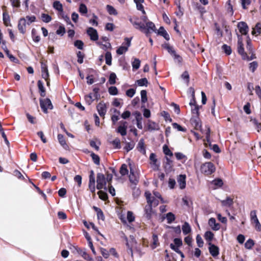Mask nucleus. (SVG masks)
Returning a JSON list of instances; mask_svg holds the SVG:
<instances>
[{
	"label": "nucleus",
	"instance_id": "3c124183",
	"mask_svg": "<svg viewBox=\"0 0 261 261\" xmlns=\"http://www.w3.org/2000/svg\"><path fill=\"white\" fill-rule=\"evenodd\" d=\"M108 92L112 95H116L118 94V89L116 87L112 86L109 88Z\"/></svg>",
	"mask_w": 261,
	"mask_h": 261
},
{
	"label": "nucleus",
	"instance_id": "7ed1b4c3",
	"mask_svg": "<svg viewBox=\"0 0 261 261\" xmlns=\"http://www.w3.org/2000/svg\"><path fill=\"white\" fill-rule=\"evenodd\" d=\"M40 105L41 108L44 113H47V109L51 110L53 109V106L49 98L40 99Z\"/></svg>",
	"mask_w": 261,
	"mask_h": 261
},
{
	"label": "nucleus",
	"instance_id": "774afa93",
	"mask_svg": "<svg viewBox=\"0 0 261 261\" xmlns=\"http://www.w3.org/2000/svg\"><path fill=\"white\" fill-rule=\"evenodd\" d=\"M97 194L99 195V198L103 200H106L108 198L107 194L102 191H99Z\"/></svg>",
	"mask_w": 261,
	"mask_h": 261
},
{
	"label": "nucleus",
	"instance_id": "f257e3e1",
	"mask_svg": "<svg viewBox=\"0 0 261 261\" xmlns=\"http://www.w3.org/2000/svg\"><path fill=\"white\" fill-rule=\"evenodd\" d=\"M215 167L211 162H206L203 164L200 167L201 172L206 175H211L215 171Z\"/></svg>",
	"mask_w": 261,
	"mask_h": 261
},
{
	"label": "nucleus",
	"instance_id": "603ef678",
	"mask_svg": "<svg viewBox=\"0 0 261 261\" xmlns=\"http://www.w3.org/2000/svg\"><path fill=\"white\" fill-rule=\"evenodd\" d=\"M87 11L88 10L86 6L84 4H80L79 7V12L82 14H85L87 13Z\"/></svg>",
	"mask_w": 261,
	"mask_h": 261
},
{
	"label": "nucleus",
	"instance_id": "2eb2a0df",
	"mask_svg": "<svg viewBox=\"0 0 261 261\" xmlns=\"http://www.w3.org/2000/svg\"><path fill=\"white\" fill-rule=\"evenodd\" d=\"M208 224L211 228L215 231L218 230L220 227V224L216 223V219L214 218H211L209 219Z\"/></svg>",
	"mask_w": 261,
	"mask_h": 261
},
{
	"label": "nucleus",
	"instance_id": "20e7f679",
	"mask_svg": "<svg viewBox=\"0 0 261 261\" xmlns=\"http://www.w3.org/2000/svg\"><path fill=\"white\" fill-rule=\"evenodd\" d=\"M238 41V52L242 56L243 60L247 58V54L244 51L243 43V38L240 35L237 34Z\"/></svg>",
	"mask_w": 261,
	"mask_h": 261
},
{
	"label": "nucleus",
	"instance_id": "4468645a",
	"mask_svg": "<svg viewBox=\"0 0 261 261\" xmlns=\"http://www.w3.org/2000/svg\"><path fill=\"white\" fill-rule=\"evenodd\" d=\"M191 123L196 129H199L201 127L198 116H193L190 120Z\"/></svg>",
	"mask_w": 261,
	"mask_h": 261
},
{
	"label": "nucleus",
	"instance_id": "cd10ccee",
	"mask_svg": "<svg viewBox=\"0 0 261 261\" xmlns=\"http://www.w3.org/2000/svg\"><path fill=\"white\" fill-rule=\"evenodd\" d=\"M93 208L97 213L98 219H101L103 221L105 220V216L101 210L100 208H98L95 206L93 207Z\"/></svg>",
	"mask_w": 261,
	"mask_h": 261
},
{
	"label": "nucleus",
	"instance_id": "09e8293b",
	"mask_svg": "<svg viewBox=\"0 0 261 261\" xmlns=\"http://www.w3.org/2000/svg\"><path fill=\"white\" fill-rule=\"evenodd\" d=\"M5 51L11 61H12L14 63L18 62V60L17 59H16L15 57H14L12 55L10 54L9 50L7 48L5 49Z\"/></svg>",
	"mask_w": 261,
	"mask_h": 261
},
{
	"label": "nucleus",
	"instance_id": "4d7b16f0",
	"mask_svg": "<svg viewBox=\"0 0 261 261\" xmlns=\"http://www.w3.org/2000/svg\"><path fill=\"white\" fill-rule=\"evenodd\" d=\"M258 66L257 62L253 61L249 64V69L252 72H254Z\"/></svg>",
	"mask_w": 261,
	"mask_h": 261
},
{
	"label": "nucleus",
	"instance_id": "37998d69",
	"mask_svg": "<svg viewBox=\"0 0 261 261\" xmlns=\"http://www.w3.org/2000/svg\"><path fill=\"white\" fill-rule=\"evenodd\" d=\"M58 139L59 140V142L60 143V144L63 147H65V146H67V144H66V141L64 138V136L63 135H61V134H59L58 135Z\"/></svg>",
	"mask_w": 261,
	"mask_h": 261
},
{
	"label": "nucleus",
	"instance_id": "de8ad7c7",
	"mask_svg": "<svg viewBox=\"0 0 261 261\" xmlns=\"http://www.w3.org/2000/svg\"><path fill=\"white\" fill-rule=\"evenodd\" d=\"M254 245V242L253 240L250 239L248 240H247L246 243H245V247L246 249H250L252 248V247Z\"/></svg>",
	"mask_w": 261,
	"mask_h": 261
},
{
	"label": "nucleus",
	"instance_id": "473e14b6",
	"mask_svg": "<svg viewBox=\"0 0 261 261\" xmlns=\"http://www.w3.org/2000/svg\"><path fill=\"white\" fill-rule=\"evenodd\" d=\"M95 99V98L92 95V93H90L88 95H87L85 96V100L86 101V103L88 105H90L94 100Z\"/></svg>",
	"mask_w": 261,
	"mask_h": 261
},
{
	"label": "nucleus",
	"instance_id": "5701e85b",
	"mask_svg": "<svg viewBox=\"0 0 261 261\" xmlns=\"http://www.w3.org/2000/svg\"><path fill=\"white\" fill-rule=\"evenodd\" d=\"M149 159L152 162V164L154 166L153 169L158 170L159 167V165L156 164L157 159L156 158V155L154 153H151L150 155Z\"/></svg>",
	"mask_w": 261,
	"mask_h": 261
},
{
	"label": "nucleus",
	"instance_id": "aec40b11",
	"mask_svg": "<svg viewBox=\"0 0 261 261\" xmlns=\"http://www.w3.org/2000/svg\"><path fill=\"white\" fill-rule=\"evenodd\" d=\"M152 205L147 204L145 207V216L147 219H150L153 213Z\"/></svg>",
	"mask_w": 261,
	"mask_h": 261
},
{
	"label": "nucleus",
	"instance_id": "b1692460",
	"mask_svg": "<svg viewBox=\"0 0 261 261\" xmlns=\"http://www.w3.org/2000/svg\"><path fill=\"white\" fill-rule=\"evenodd\" d=\"M37 85L38 87V89L39 90V92L40 93V95L42 97H45L46 93L45 89L43 86V83L41 81L39 80L37 82Z\"/></svg>",
	"mask_w": 261,
	"mask_h": 261
},
{
	"label": "nucleus",
	"instance_id": "0eeeda50",
	"mask_svg": "<svg viewBox=\"0 0 261 261\" xmlns=\"http://www.w3.org/2000/svg\"><path fill=\"white\" fill-rule=\"evenodd\" d=\"M132 38H125L124 39V40L126 42V46H123V45H122L121 46H120L116 50V53L118 55H122L123 54H124V53H125L126 51H127L128 50V48L129 46H130V44H131V40H132Z\"/></svg>",
	"mask_w": 261,
	"mask_h": 261
},
{
	"label": "nucleus",
	"instance_id": "6e6552de",
	"mask_svg": "<svg viewBox=\"0 0 261 261\" xmlns=\"http://www.w3.org/2000/svg\"><path fill=\"white\" fill-rule=\"evenodd\" d=\"M209 245L208 250L212 256L215 257L217 256L219 254V248L218 246L212 244L211 242L208 243Z\"/></svg>",
	"mask_w": 261,
	"mask_h": 261
},
{
	"label": "nucleus",
	"instance_id": "c9c22d12",
	"mask_svg": "<svg viewBox=\"0 0 261 261\" xmlns=\"http://www.w3.org/2000/svg\"><path fill=\"white\" fill-rule=\"evenodd\" d=\"M214 233L211 231H207L204 233V238L206 240L211 242L214 238Z\"/></svg>",
	"mask_w": 261,
	"mask_h": 261
},
{
	"label": "nucleus",
	"instance_id": "f8f14e48",
	"mask_svg": "<svg viewBox=\"0 0 261 261\" xmlns=\"http://www.w3.org/2000/svg\"><path fill=\"white\" fill-rule=\"evenodd\" d=\"M97 110L99 115L101 117H103L107 112V107L106 104L103 102H99L97 106Z\"/></svg>",
	"mask_w": 261,
	"mask_h": 261
},
{
	"label": "nucleus",
	"instance_id": "a211bd4d",
	"mask_svg": "<svg viewBox=\"0 0 261 261\" xmlns=\"http://www.w3.org/2000/svg\"><path fill=\"white\" fill-rule=\"evenodd\" d=\"M129 179L132 182V185L136 186L139 181L138 178L135 175L133 170L132 168L130 169V175L129 176Z\"/></svg>",
	"mask_w": 261,
	"mask_h": 261
},
{
	"label": "nucleus",
	"instance_id": "864d4df0",
	"mask_svg": "<svg viewBox=\"0 0 261 261\" xmlns=\"http://www.w3.org/2000/svg\"><path fill=\"white\" fill-rule=\"evenodd\" d=\"M222 48L226 55H229L231 54V49L230 46H228L226 44H224L223 45Z\"/></svg>",
	"mask_w": 261,
	"mask_h": 261
},
{
	"label": "nucleus",
	"instance_id": "7c9ffc66",
	"mask_svg": "<svg viewBox=\"0 0 261 261\" xmlns=\"http://www.w3.org/2000/svg\"><path fill=\"white\" fill-rule=\"evenodd\" d=\"M132 189H133V195L135 198H137L141 194L140 189L136 187V186L132 185Z\"/></svg>",
	"mask_w": 261,
	"mask_h": 261
},
{
	"label": "nucleus",
	"instance_id": "58836bf2",
	"mask_svg": "<svg viewBox=\"0 0 261 261\" xmlns=\"http://www.w3.org/2000/svg\"><path fill=\"white\" fill-rule=\"evenodd\" d=\"M135 145V144L134 142H126L124 149L127 152H128L134 147Z\"/></svg>",
	"mask_w": 261,
	"mask_h": 261
},
{
	"label": "nucleus",
	"instance_id": "f03ea898",
	"mask_svg": "<svg viewBox=\"0 0 261 261\" xmlns=\"http://www.w3.org/2000/svg\"><path fill=\"white\" fill-rule=\"evenodd\" d=\"M96 188L98 190H101L102 189H104L105 190L107 189L106 187L107 180L104 174L101 173H97L96 177Z\"/></svg>",
	"mask_w": 261,
	"mask_h": 261
},
{
	"label": "nucleus",
	"instance_id": "a18cd8bd",
	"mask_svg": "<svg viewBox=\"0 0 261 261\" xmlns=\"http://www.w3.org/2000/svg\"><path fill=\"white\" fill-rule=\"evenodd\" d=\"M141 102L145 103L147 101V91L145 90L141 91Z\"/></svg>",
	"mask_w": 261,
	"mask_h": 261
},
{
	"label": "nucleus",
	"instance_id": "bb28decb",
	"mask_svg": "<svg viewBox=\"0 0 261 261\" xmlns=\"http://www.w3.org/2000/svg\"><path fill=\"white\" fill-rule=\"evenodd\" d=\"M182 230L183 233L185 235L188 234V233L191 232V227H190L189 224L188 222H185L184 223V224L182 226Z\"/></svg>",
	"mask_w": 261,
	"mask_h": 261
},
{
	"label": "nucleus",
	"instance_id": "72a5a7b5",
	"mask_svg": "<svg viewBox=\"0 0 261 261\" xmlns=\"http://www.w3.org/2000/svg\"><path fill=\"white\" fill-rule=\"evenodd\" d=\"M260 25L261 24L259 22H258L256 24L255 28L253 29L252 31V34L253 35H255L256 33H257V35L261 33Z\"/></svg>",
	"mask_w": 261,
	"mask_h": 261
},
{
	"label": "nucleus",
	"instance_id": "8fccbe9b",
	"mask_svg": "<svg viewBox=\"0 0 261 261\" xmlns=\"http://www.w3.org/2000/svg\"><path fill=\"white\" fill-rule=\"evenodd\" d=\"M116 75L115 73L112 72L109 76V82L111 85H114L116 83Z\"/></svg>",
	"mask_w": 261,
	"mask_h": 261
},
{
	"label": "nucleus",
	"instance_id": "0e129e2a",
	"mask_svg": "<svg viewBox=\"0 0 261 261\" xmlns=\"http://www.w3.org/2000/svg\"><path fill=\"white\" fill-rule=\"evenodd\" d=\"M77 62L80 64L83 63V59L84 58V55L80 51L77 53Z\"/></svg>",
	"mask_w": 261,
	"mask_h": 261
},
{
	"label": "nucleus",
	"instance_id": "e433bc0d",
	"mask_svg": "<svg viewBox=\"0 0 261 261\" xmlns=\"http://www.w3.org/2000/svg\"><path fill=\"white\" fill-rule=\"evenodd\" d=\"M91 156L93 162L96 165H99L100 164V158L99 156L93 152L91 153Z\"/></svg>",
	"mask_w": 261,
	"mask_h": 261
},
{
	"label": "nucleus",
	"instance_id": "1a4fd4ad",
	"mask_svg": "<svg viewBox=\"0 0 261 261\" xmlns=\"http://www.w3.org/2000/svg\"><path fill=\"white\" fill-rule=\"evenodd\" d=\"M237 27L239 29V32L242 34V35H247L249 31V28L246 22L243 21L240 22L238 23Z\"/></svg>",
	"mask_w": 261,
	"mask_h": 261
},
{
	"label": "nucleus",
	"instance_id": "49530a36",
	"mask_svg": "<svg viewBox=\"0 0 261 261\" xmlns=\"http://www.w3.org/2000/svg\"><path fill=\"white\" fill-rule=\"evenodd\" d=\"M145 196L147 200V204L151 205L152 198L154 197L151 196V194L149 191L145 192Z\"/></svg>",
	"mask_w": 261,
	"mask_h": 261
},
{
	"label": "nucleus",
	"instance_id": "9d476101",
	"mask_svg": "<svg viewBox=\"0 0 261 261\" xmlns=\"http://www.w3.org/2000/svg\"><path fill=\"white\" fill-rule=\"evenodd\" d=\"M87 34L90 36V39L92 41H96L98 39V35L96 30L89 27L87 30Z\"/></svg>",
	"mask_w": 261,
	"mask_h": 261
},
{
	"label": "nucleus",
	"instance_id": "338daca9",
	"mask_svg": "<svg viewBox=\"0 0 261 261\" xmlns=\"http://www.w3.org/2000/svg\"><path fill=\"white\" fill-rule=\"evenodd\" d=\"M99 91V88L97 87H95L93 89V91L94 92L93 97L97 100H98L100 98V94L98 93Z\"/></svg>",
	"mask_w": 261,
	"mask_h": 261
},
{
	"label": "nucleus",
	"instance_id": "a878e982",
	"mask_svg": "<svg viewBox=\"0 0 261 261\" xmlns=\"http://www.w3.org/2000/svg\"><path fill=\"white\" fill-rule=\"evenodd\" d=\"M78 252L80 254L82 255V256L85 259L88 261H94V259L92 257H91L85 250H80L78 251Z\"/></svg>",
	"mask_w": 261,
	"mask_h": 261
},
{
	"label": "nucleus",
	"instance_id": "6e6d98bb",
	"mask_svg": "<svg viewBox=\"0 0 261 261\" xmlns=\"http://www.w3.org/2000/svg\"><path fill=\"white\" fill-rule=\"evenodd\" d=\"M74 45L79 49H82L84 46V43L82 41L77 40L74 42Z\"/></svg>",
	"mask_w": 261,
	"mask_h": 261
},
{
	"label": "nucleus",
	"instance_id": "052dcab7",
	"mask_svg": "<svg viewBox=\"0 0 261 261\" xmlns=\"http://www.w3.org/2000/svg\"><path fill=\"white\" fill-rule=\"evenodd\" d=\"M25 18L26 19L27 24L28 25H30L36 20V17L35 16H27Z\"/></svg>",
	"mask_w": 261,
	"mask_h": 261
},
{
	"label": "nucleus",
	"instance_id": "423d86ee",
	"mask_svg": "<svg viewBox=\"0 0 261 261\" xmlns=\"http://www.w3.org/2000/svg\"><path fill=\"white\" fill-rule=\"evenodd\" d=\"M162 47L167 50L168 53L172 56L175 59H177L179 62L181 61V58L178 55H177L175 50L172 46H170L168 43H165L162 45Z\"/></svg>",
	"mask_w": 261,
	"mask_h": 261
},
{
	"label": "nucleus",
	"instance_id": "69168bd1",
	"mask_svg": "<svg viewBox=\"0 0 261 261\" xmlns=\"http://www.w3.org/2000/svg\"><path fill=\"white\" fill-rule=\"evenodd\" d=\"M181 77L182 79L185 80L187 84L189 83L190 76L189 73L187 71H185L181 74Z\"/></svg>",
	"mask_w": 261,
	"mask_h": 261
},
{
	"label": "nucleus",
	"instance_id": "79ce46f5",
	"mask_svg": "<svg viewBox=\"0 0 261 261\" xmlns=\"http://www.w3.org/2000/svg\"><path fill=\"white\" fill-rule=\"evenodd\" d=\"M136 83L139 86H147L148 84V81L146 78H142L136 81Z\"/></svg>",
	"mask_w": 261,
	"mask_h": 261
},
{
	"label": "nucleus",
	"instance_id": "9b49d317",
	"mask_svg": "<svg viewBox=\"0 0 261 261\" xmlns=\"http://www.w3.org/2000/svg\"><path fill=\"white\" fill-rule=\"evenodd\" d=\"M26 19L21 18L20 19L18 24V29L19 32L22 34H24L26 30Z\"/></svg>",
	"mask_w": 261,
	"mask_h": 261
},
{
	"label": "nucleus",
	"instance_id": "c85d7f7f",
	"mask_svg": "<svg viewBox=\"0 0 261 261\" xmlns=\"http://www.w3.org/2000/svg\"><path fill=\"white\" fill-rule=\"evenodd\" d=\"M53 7L58 11L63 13V6L59 1H55L53 4Z\"/></svg>",
	"mask_w": 261,
	"mask_h": 261
},
{
	"label": "nucleus",
	"instance_id": "393cba45",
	"mask_svg": "<svg viewBox=\"0 0 261 261\" xmlns=\"http://www.w3.org/2000/svg\"><path fill=\"white\" fill-rule=\"evenodd\" d=\"M148 128L150 130H157L160 129V127L158 124L149 120L148 123Z\"/></svg>",
	"mask_w": 261,
	"mask_h": 261
},
{
	"label": "nucleus",
	"instance_id": "c03bdc74",
	"mask_svg": "<svg viewBox=\"0 0 261 261\" xmlns=\"http://www.w3.org/2000/svg\"><path fill=\"white\" fill-rule=\"evenodd\" d=\"M42 20L46 23H48L51 20V17L48 14L42 13L41 14Z\"/></svg>",
	"mask_w": 261,
	"mask_h": 261
},
{
	"label": "nucleus",
	"instance_id": "c756f323",
	"mask_svg": "<svg viewBox=\"0 0 261 261\" xmlns=\"http://www.w3.org/2000/svg\"><path fill=\"white\" fill-rule=\"evenodd\" d=\"M233 199L230 197H227L225 200L221 201L223 206H230L233 204Z\"/></svg>",
	"mask_w": 261,
	"mask_h": 261
},
{
	"label": "nucleus",
	"instance_id": "e2e57ef3",
	"mask_svg": "<svg viewBox=\"0 0 261 261\" xmlns=\"http://www.w3.org/2000/svg\"><path fill=\"white\" fill-rule=\"evenodd\" d=\"M146 27H147V29L151 30L154 32H155L156 31L155 25L152 22L148 21L146 22Z\"/></svg>",
	"mask_w": 261,
	"mask_h": 261
},
{
	"label": "nucleus",
	"instance_id": "a19ab883",
	"mask_svg": "<svg viewBox=\"0 0 261 261\" xmlns=\"http://www.w3.org/2000/svg\"><path fill=\"white\" fill-rule=\"evenodd\" d=\"M128 172L126 165L125 164H122L120 169V173L121 175L124 176L127 174Z\"/></svg>",
	"mask_w": 261,
	"mask_h": 261
},
{
	"label": "nucleus",
	"instance_id": "680f3d73",
	"mask_svg": "<svg viewBox=\"0 0 261 261\" xmlns=\"http://www.w3.org/2000/svg\"><path fill=\"white\" fill-rule=\"evenodd\" d=\"M107 10L111 15H116L117 14L116 10L111 6L107 5Z\"/></svg>",
	"mask_w": 261,
	"mask_h": 261
},
{
	"label": "nucleus",
	"instance_id": "4c0bfd02",
	"mask_svg": "<svg viewBox=\"0 0 261 261\" xmlns=\"http://www.w3.org/2000/svg\"><path fill=\"white\" fill-rule=\"evenodd\" d=\"M106 63L108 65L112 64V56L111 53L107 51L105 54Z\"/></svg>",
	"mask_w": 261,
	"mask_h": 261
},
{
	"label": "nucleus",
	"instance_id": "f704fd0d",
	"mask_svg": "<svg viewBox=\"0 0 261 261\" xmlns=\"http://www.w3.org/2000/svg\"><path fill=\"white\" fill-rule=\"evenodd\" d=\"M226 7L228 13H230L231 15H233V6L231 4V0H228L226 5Z\"/></svg>",
	"mask_w": 261,
	"mask_h": 261
},
{
	"label": "nucleus",
	"instance_id": "6ab92c4d",
	"mask_svg": "<svg viewBox=\"0 0 261 261\" xmlns=\"http://www.w3.org/2000/svg\"><path fill=\"white\" fill-rule=\"evenodd\" d=\"M158 34L161 36H163L166 40L168 41L170 39L169 34L167 31L165 30L163 27H161L158 31Z\"/></svg>",
	"mask_w": 261,
	"mask_h": 261
},
{
	"label": "nucleus",
	"instance_id": "dca6fc26",
	"mask_svg": "<svg viewBox=\"0 0 261 261\" xmlns=\"http://www.w3.org/2000/svg\"><path fill=\"white\" fill-rule=\"evenodd\" d=\"M121 123L123 125L119 126L116 131L118 133L120 134L121 136H124L126 135L127 122L123 121Z\"/></svg>",
	"mask_w": 261,
	"mask_h": 261
},
{
	"label": "nucleus",
	"instance_id": "ea45409f",
	"mask_svg": "<svg viewBox=\"0 0 261 261\" xmlns=\"http://www.w3.org/2000/svg\"><path fill=\"white\" fill-rule=\"evenodd\" d=\"M111 144L115 148L119 149L121 148L120 140L118 138H115L113 141H112Z\"/></svg>",
	"mask_w": 261,
	"mask_h": 261
},
{
	"label": "nucleus",
	"instance_id": "2f4dec72",
	"mask_svg": "<svg viewBox=\"0 0 261 261\" xmlns=\"http://www.w3.org/2000/svg\"><path fill=\"white\" fill-rule=\"evenodd\" d=\"M166 219L167 220V223L168 224H171L172 223L175 219V215L171 212L168 213L166 214Z\"/></svg>",
	"mask_w": 261,
	"mask_h": 261
},
{
	"label": "nucleus",
	"instance_id": "ddd939ff",
	"mask_svg": "<svg viewBox=\"0 0 261 261\" xmlns=\"http://www.w3.org/2000/svg\"><path fill=\"white\" fill-rule=\"evenodd\" d=\"M186 175L185 174L179 175L177 178V182L180 189H184L186 186Z\"/></svg>",
	"mask_w": 261,
	"mask_h": 261
},
{
	"label": "nucleus",
	"instance_id": "412c9836",
	"mask_svg": "<svg viewBox=\"0 0 261 261\" xmlns=\"http://www.w3.org/2000/svg\"><path fill=\"white\" fill-rule=\"evenodd\" d=\"M137 148H138V150L142 153H143L144 154H145L146 153L144 141L143 139H141L139 141V142L138 144V145H137Z\"/></svg>",
	"mask_w": 261,
	"mask_h": 261
},
{
	"label": "nucleus",
	"instance_id": "39448f33",
	"mask_svg": "<svg viewBox=\"0 0 261 261\" xmlns=\"http://www.w3.org/2000/svg\"><path fill=\"white\" fill-rule=\"evenodd\" d=\"M250 220L252 224H255V228L257 231L261 230V224L259 223L256 215L255 210L251 211L250 212Z\"/></svg>",
	"mask_w": 261,
	"mask_h": 261
},
{
	"label": "nucleus",
	"instance_id": "bf43d9fd",
	"mask_svg": "<svg viewBox=\"0 0 261 261\" xmlns=\"http://www.w3.org/2000/svg\"><path fill=\"white\" fill-rule=\"evenodd\" d=\"M163 151L166 155H168L170 157L173 156V153L171 151L167 145H164L163 146Z\"/></svg>",
	"mask_w": 261,
	"mask_h": 261
},
{
	"label": "nucleus",
	"instance_id": "4be33fe9",
	"mask_svg": "<svg viewBox=\"0 0 261 261\" xmlns=\"http://www.w3.org/2000/svg\"><path fill=\"white\" fill-rule=\"evenodd\" d=\"M95 177H89V188L92 193H94L95 191Z\"/></svg>",
	"mask_w": 261,
	"mask_h": 261
},
{
	"label": "nucleus",
	"instance_id": "13d9d810",
	"mask_svg": "<svg viewBox=\"0 0 261 261\" xmlns=\"http://www.w3.org/2000/svg\"><path fill=\"white\" fill-rule=\"evenodd\" d=\"M196 242L199 247H202L203 246V241L199 234H197L196 238Z\"/></svg>",
	"mask_w": 261,
	"mask_h": 261
},
{
	"label": "nucleus",
	"instance_id": "f3484780",
	"mask_svg": "<svg viewBox=\"0 0 261 261\" xmlns=\"http://www.w3.org/2000/svg\"><path fill=\"white\" fill-rule=\"evenodd\" d=\"M173 167L172 161L170 158L166 156V161L164 164V167L166 172H170L172 170Z\"/></svg>",
	"mask_w": 261,
	"mask_h": 261
},
{
	"label": "nucleus",
	"instance_id": "5fc2aeb1",
	"mask_svg": "<svg viewBox=\"0 0 261 261\" xmlns=\"http://www.w3.org/2000/svg\"><path fill=\"white\" fill-rule=\"evenodd\" d=\"M212 184L219 187H221L223 185V181L220 178H218L213 180L212 181Z\"/></svg>",
	"mask_w": 261,
	"mask_h": 261
}]
</instances>
